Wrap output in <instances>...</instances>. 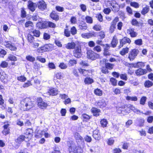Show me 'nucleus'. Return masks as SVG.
I'll return each mask as SVG.
<instances>
[{
    "label": "nucleus",
    "mask_w": 153,
    "mask_h": 153,
    "mask_svg": "<svg viewBox=\"0 0 153 153\" xmlns=\"http://www.w3.org/2000/svg\"><path fill=\"white\" fill-rule=\"evenodd\" d=\"M26 137L24 135H20L16 140V142L18 143H20L25 140Z\"/></svg>",
    "instance_id": "23"
},
{
    "label": "nucleus",
    "mask_w": 153,
    "mask_h": 153,
    "mask_svg": "<svg viewBox=\"0 0 153 153\" xmlns=\"http://www.w3.org/2000/svg\"><path fill=\"white\" fill-rule=\"evenodd\" d=\"M127 33L130 35L132 37H136L137 35V33L134 31V29L132 28L128 29L127 30Z\"/></svg>",
    "instance_id": "12"
},
{
    "label": "nucleus",
    "mask_w": 153,
    "mask_h": 153,
    "mask_svg": "<svg viewBox=\"0 0 153 153\" xmlns=\"http://www.w3.org/2000/svg\"><path fill=\"white\" fill-rule=\"evenodd\" d=\"M139 51L137 49H134L130 52L128 54V58L130 61L133 60L139 53Z\"/></svg>",
    "instance_id": "4"
},
{
    "label": "nucleus",
    "mask_w": 153,
    "mask_h": 153,
    "mask_svg": "<svg viewBox=\"0 0 153 153\" xmlns=\"http://www.w3.org/2000/svg\"><path fill=\"white\" fill-rule=\"evenodd\" d=\"M8 59L10 60L15 61L17 60V58L15 56L12 54H10L8 57Z\"/></svg>",
    "instance_id": "35"
},
{
    "label": "nucleus",
    "mask_w": 153,
    "mask_h": 153,
    "mask_svg": "<svg viewBox=\"0 0 153 153\" xmlns=\"http://www.w3.org/2000/svg\"><path fill=\"white\" fill-rule=\"evenodd\" d=\"M35 104V102L29 98H26L21 101L19 106L21 110L27 111L34 107Z\"/></svg>",
    "instance_id": "1"
},
{
    "label": "nucleus",
    "mask_w": 153,
    "mask_h": 153,
    "mask_svg": "<svg viewBox=\"0 0 153 153\" xmlns=\"http://www.w3.org/2000/svg\"><path fill=\"white\" fill-rule=\"evenodd\" d=\"M0 66L1 68H6L8 66V63L5 61H3L1 62Z\"/></svg>",
    "instance_id": "39"
},
{
    "label": "nucleus",
    "mask_w": 153,
    "mask_h": 153,
    "mask_svg": "<svg viewBox=\"0 0 153 153\" xmlns=\"http://www.w3.org/2000/svg\"><path fill=\"white\" fill-rule=\"evenodd\" d=\"M74 137L78 142H82L83 141V139L82 137H81L78 133H76L74 135Z\"/></svg>",
    "instance_id": "22"
},
{
    "label": "nucleus",
    "mask_w": 153,
    "mask_h": 153,
    "mask_svg": "<svg viewBox=\"0 0 153 153\" xmlns=\"http://www.w3.org/2000/svg\"><path fill=\"white\" fill-rule=\"evenodd\" d=\"M93 82V79L89 77L85 78L84 80L85 83L88 84H91Z\"/></svg>",
    "instance_id": "29"
},
{
    "label": "nucleus",
    "mask_w": 153,
    "mask_h": 153,
    "mask_svg": "<svg viewBox=\"0 0 153 153\" xmlns=\"http://www.w3.org/2000/svg\"><path fill=\"white\" fill-rule=\"evenodd\" d=\"M120 45L119 47L120 48L123 47L124 45L127 43L130 44L131 42V41L129 38L127 37H124L122 39L120 40Z\"/></svg>",
    "instance_id": "11"
},
{
    "label": "nucleus",
    "mask_w": 153,
    "mask_h": 153,
    "mask_svg": "<svg viewBox=\"0 0 153 153\" xmlns=\"http://www.w3.org/2000/svg\"><path fill=\"white\" fill-rule=\"evenodd\" d=\"M76 63V60L74 59H70L69 62V64L71 66H73Z\"/></svg>",
    "instance_id": "55"
},
{
    "label": "nucleus",
    "mask_w": 153,
    "mask_h": 153,
    "mask_svg": "<svg viewBox=\"0 0 153 153\" xmlns=\"http://www.w3.org/2000/svg\"><path fill=\"white\" fill-rule=\"evenodd\" d=\"M31 43L32 44L33 47L36 48H38L39 45V44L37 42V40H34V41H33V42H32Z\"/></svg>",
    "instance_id": "43"
},
{
    "label": "nucleus",
    "mask_w": 153,
    "mask_h": 153,
    "mask_svg": "<svg viewBox=\"0 0 153 153\" xmlns=\"http://www.w3.org/2000/svg\"><path fill=\"white\" fill-rule=\"evenodd\" d=\"M149 10V6H146L143 9L141 13L142 14L145 15L148 12Z\"/></svg>",
    "instance_id": "32"
},
{
    "label": "nucleus",
    "mask_w": 153,
    "mask_h": 153,
    "mask_svg": "<svg viewBox=\"0 0 153 153\" xmlns=\"http://www.w3.org/2000/svg\"><path fill=\"white\" fill-rule=\"evenodd\" d=\"M146 100V97H142L140 101V103L142 105H144Z\"/></svg>",
    "instance_id": "49"
},
{
    "label": "nucleus",
    "mask_w": 153,
    "mask_h": 153,
    "mask_svg": "<svg viewBox=\"0 0 153 153\" xmlns=\"http://www.w3.org/2000/svg\"><path fill=\"white\" fill-rule=\"evenodd\" d=\"M126 100H131L135 101L137 100V98L136 97H130L127 96L126 97Z\"/></svg>",
    "instance_id": "31"
},
{
    "label": "nucleus",
    "mask_w": 153,
    "mask_h": 153,
    "mask_svg": "<svg viewBox=\"0 0 153 153\" xmlns=\"http://www.w3.org/2000/svg\"><path fill=\"white\" fill-rule=\"evenodd\" d=\"M26 59L27 60L31 62H33L35 61V58L33 57L30 55H28L26 56Z\"/></svg>",
    "instance_id": "41"
},
{
    "label": "nucleus",
    "mask_w": 153,
    "mask_h": 153,
    "mask_svg": "<svg viewBox=\"0 0 153 153\" xmlns=\"http://www.w3.org/2000/svg\"><path fill=\"white\" fill-rule=\"evenodd\" d=\"M33 23L30 21L26 22L25 24V27H28L29 26L33 27Z\"/></svg>",
    "instance_id": "56"
},
{
    "label": "nucleus",
    "mask_w": 153,
    "mask_h": 153,
    "mask_svg": "<svg viewBox=\"0 0 153 153\" xmlns=\"http://www.w3.org/2000/svg\"><path fill=\"white\" fill-rule=\"evenodd\" d=\"M93 50L99 52L101 51V48L100 46L98 45L95 47L93 48Z\"/></svg>",
    "instance_id": "59"
},
{
    "label": "nucleus",
    "mask_w": 153,
    "mask_h": 153,
    "mask_svg": "<svg viewBox=\"0 0 153 153\" xmlns=\"http://www.w3.org/2000/svg\"><path fill=\"white\" fill-rule=\"evenodd\" d=\"M59 67L61 69H65L67 68V65L63 62L61 63L59 65Z\"/></svg>",
    "instance_id": "47"
},
{
    "label": "nucleus",
    "mask_w": 153,
    "mask_h": 153,
    "mask_svg": "<svg viewBox=\"0 0 153 153\" xmlns=\"http://www.w3.org/2000/svg\"><path fill=\"white\" fill-rule=\"evenodd\" d=\"M37 4L35 3H33L31 1L28 2V8L32 12H33L35 10Z\"/></svg>",
    "instance_id": "13"
},
{
    "label": "nucleus",
    "mask_w": 153,
    "mask_h": 153,
    "mask_svg": "<svg viewBox=\"0 0 153 153\" xmlns=\"http://www.w3.org/2000/svg\"><path fill=\"white\" fill-rule=\"evenodd\" d=\"M96 17L97 19L100 22H102L103 21V17L101 13H98L96 14Z\"/></svg>",
    "instance_id": "46"
},
{
    "label": "nucleus",
    "mask_w": 153,
    "mask_h": 153,
    "mask_svg": "<svg viewBox=\"0 0 153 153\" xmlns=\"http://www.w3.org/2000/svg\"><path fill=\"white\" fill-rule=\"evenodd\" d=\"M55 76L57 79H61L62 77V73L61 72H57Z\"/></svg>",
    "instance_id": "50"
},
{
    "label": "nucleus",
    "mask_w": 153,
    "mask_h": 153,
    "mask_svg": "<svg viewBox=\"0 0 153 153\" xmlns=\"http://www.w3.org/2000/svg\"><path fill=\"white\" fill-rule=\"evenodd\" d=\"M33 130L31 129H28L27 130L25 134V136L26 138L29 139H30L32 137V134Z\"/></svg>",
    "instance_id": "19"
},
{
    "label": "nucleus",
    "mask_w": 153,
    "mask_h": 153,
    "mask_svg": "<svg viewBox=\"0 0 153 153\" xmlns=\"http://www.w3.org/2000/svg\"><path fill=\"white\" fill-rule=\"evenodd\" d=\"M101 71L103 73L106 74L108 73V71L106 67H103L101 68Z\"/></svg>",
    "instance_id": "64"
},
{
    "label": "nucleus",
    "mask_w": 153,
    "mask_h": 153,
    "mask_svg": "<svg viewBox=\"0 0 153 153\" xmlns=\"http://www.w3.org/2000/svg\"><path fill=\"white\" fill-rule=\"evenodd\" d=\"M38 106L41 109H45L48 105L46 102L43 101L41 98H39L37 100Z\"/></svg>",
    "instance_id": "8"
},
{
    "label": "nucleus",
    "mask_w": 153,
    "mask_h": 153,
    "mask_svg": "<svg viewBox=\"0 0 153 153\" xmlns=\"http://www.w3.org/2000/svg\"><path fill=\"white\" fill-rule=\"evenodd\" d=\"M70 30L68 29H66L65 30L64 35L67 37H68L71 36V32Z\"/></svg>",
    "instance_id": "44"
},
{
    "label": "nucleus",
    "mask_w": 153,
    "mask_h": 153,
    "mask_svg": "<svg viewBox=\"0 0 153 153\" xmlns=\"http://www.w3.org/2000/svg\"><path fill=\"white\" fill-rule=\"evenodd\" d=\"M82 37L85 38H89L94 36V33H86L82 34Z\"/></svg>",
    "instance_id": "21"
},
{
    "label": "nucleus",
    "mask_w": 153,
    "mask_h": 153,
    "mask_svg": "<svg viewBox=\"0 0 153 153\" xmlns=\"http://www.w3.org/2000/svg\"><path fill=\"white\" fill-rule=\"evenodd\" d=\"M32 85L30 81H28L27 82L24 84L22 86L24 88H27Z\"/></svg>",
    "instance_id": "58"
},
{
    "label": "nucleus",
    "mask_w": 153,
    "mask_h": 153,
    "mask_svg": "<svg viewBox=\"0 0 153 153\" xmlns=\"http://www.w3.org/2000/svg\"><path fill=\"white\" fill-rule=\"evenodd\" d=\"M70 31L71 34L73 35H74L77 33V30L74 26L73 27L71 28Z\"/></svg>",
    "instance_id": "40"
},
{
    "label": "nucleus",
    "mask_w": 153,
    "mask_h": 153,
    "mask_svg": "<svg viewBox=\"0 0 153 153\" xmlns=\"http://www.w3.org/2000/svg\"><path fill=\"white\" fill-rule=\"evenodd\" d=\"M114 64H111L109 63H106L105 65V67H106L107 69L111 70L113 68L114 66Z\"/></svg>",
    "instance_id": "30"
},
{
    "label": "nucleus",
    "mask_w": 153,
    "mask_h": 153,
    "mask_svg": "<svg viewBox=\"0 0 153 153\" xmlns=\"http://www.w3.org/2000/svg\"><path fill=\"white\" fill-rule=\"evenodd\" d=\"M36 4L38 8L42 10H43L47 8V4L43 0L39 1Z\"/></svg>",
    "instance_id": "9"
},
{
    "label": "nucleus",
    "mask_w": 153,
    "mask_h": 153,
    "mask_svg": "<svg viewBox=\"0 0 153 153\" xmlns=\"http://www.w3.org/2000/svg\"><path fill=\"white\" fill-rule=\"evenodd\" d=\"M32 32L34 36L37 37L39 36L40 35V32L39 30H34L32 31Z\"/></svg>",
    "instance_id": "42"
},
{
    "label": "nucleus",
    "mask_w": 153,
    "mask_h": 153,
    "mask_svg": "<svg viewBox=\"0 0 153 153\" xmlns=\"http://www.w3.org/2000/svg\"><path fill=\"white\" fill-rule=\"evenodd\" d=\"M17 79L20 82H24L26 80V78L23 76H22L18 77Z\"/></svg>",
    "instance_id": "45"
},
{
    "label": "nucleus",
    "mask_w": 153,
    "mask_h": 153,
    "mask_svg": "<svg viewBox=\"0 0 153 153\" xmlns=\"http://www.w3.org/2000/svg\"><path fill=\"white\" fill-rule=\"evenodd\" d=\"M81 47L79 46H77L75 48L73 51V55L74 56L79 58L82 56Z\"/></svg>",
    "instance_id": "5"
},
{
    "label": "nucleus",
    "mask_w": 153,
    "mask_h": 153,
    "mask_svg": "<svg viewBox=\"0 0 153 153\" xmlns=\"http://www.w3.org/2000/svg\"><path fill=\"white\" fill-rule=\"evenodd\" d=\"M144 66V63L138 62L133 64V66L135 68L143 67Z\"/></svg>",
    "instance_id": "25"
},
{
    "label": "nucleus",
    "mask_w": 153,
    "mask_h": 153,
    "mask_svg": "<svg viewBox=\"0 0 153 153\" xmlns=\"http://www.w3.org/2000/svg\"><path fill=\"white\" fill-rule=\"evenodd\" d=\"M79 29L82 30H86L87 28L86 24L85 23L79 25Z\"/></svg>",
    "instance_id": "33"
},
{
    "label": "nucleus",
    "mask_w": 153,
    "mask_h": 153,
    "mask_svg": "<svg viewBox=\"0 0 153 153\" xmlns=\"http://www.w3.org/2000/svg\"><path fill=\"white\" fill-rule=\"evenodd\" d=\"M50 35L46 33H44L43 35V38L45 40H48L50 39Z\"/></svg>",
    "instance_id": "61"
},
{
    "label": "nucleus",
    "mask_w": 153,
    "mask_h": 153,
    "mask_svg": "<svg viewBox=\"0 0 153 153\" xmlns=\"http://www.w3.org/2000/svg\"><path fill=\"white\" fill-rule=\"evenodd\" d=\"M50 16L54 20L57 21L59 19V16L55 11L52 12Z\"/></svg>",
    "instance_id": "18"
},
{
    "label": "nucleus",
    "mask_w": 153,
    "mask_h": 153,
    "mask_svg": "<svg viewBox=\"0 0 153 153\" xmlns=\"http://www.w3.org/2000/svg\"><path fill=\"white\" fill-rule=\"evenodd\" d=\"M144 86L146 88H149L153 85V82L149 80L146 81L144 83Z\"/></svg>",
    "instance_id": "24"
},
{
    "label": "nucleus",
    "mask_w": 153,
    "mask_h": 153,
    "mask_svg": "<svg viewBox=\"0 0 153 153\" xmlns=\"http://www.w3.org/2000/svg\"><path fill=\"white\" fill-rule=\"evenodd\" d=\"M113 9H112L113 11L114 12H118L119 10L120 6L117 4V6L115 5L112 7Z\"/></svg>",
    "instance_id": "54"
},
{
    "label": "nucleus",
    "mask_w": 153,
    "mask_h": 153,
    "mask_svg": "<svg viewBox=\"0 0 153 153\" xmlns=\"http://www.w3.org/2000/svg\"><path fill=\"white\" fill-rule=\"evenodd\" d=\"M87 56L88 58L92 60H94L99 58L98 54L95 53L91 50H88L87 52Z\"/></svg>",
    "instance_id": "2"
},
{
    "label": "nucleus",
    "mask_w": 153,
    "mask_h": 153,
    "mask_svg": "<svg viewBox=\"0 0 153 153\" xmlns=\"http://www.w3.org/2000/svg\"><path fill=\"white\" fill-rule=\"evenodd\" d=\"M27 39L28 42L30 43L33 42L34 41V38L30 34H28L27 35Z\"/></svg>",
    "instance_id": "36"
},
{
    "label": "nucleus",
    "mask_w": 153,
    "mask_h": 153,
    "mask_svg": "<svg viewBox=\"0 0 153 153\" xmlns=\"http://www.w3.org/2000/svg\"><path fill=\"white\" fill-rule=\"evenodd\" d=\"M82 116L83 118V120L85 121L88 120L90 119L91 117L89 115L85 114H83L82 115Z\"/></svg>",
    "instance_id": "48"
},
{
    "label": "nucleus",
    "mask_w": 153,
    "mask_h": 153,
    "mask_svg": "<svg viewBox=\"0 0 153 153\" xmlns=\"http://www.w3.org/2000/svg\"><path fill=\"white\" fill-rule=\"evenodd\" d=\"M93 29L95 30L99 31L101 29V26L100 25H97L94 26Z\"/></svg>",
    "instance_id": "53"
},
{
    "label": "nucleus",
    "mask_w": 153,
    "mask_h": 153,
    "mask_svg": "<svg viewBox=\"0 0 153 153\" xmlns=\"http://www.w3.org/2000/svg\"><path fill=\"white\" fill-rule=\"evenodd\" d=\"M59 93L58 90L55 88H51L49 90L48 92L46 93H44L45 96H47V94L49 95L55 96L57 95Z\"/></svg>",
    "instance_id": "6"
},
{
    "label": "nucleus",
    "mask_w": 153,
    "mask_h": 153,
    "mask_svg": "<svg viewBox=\"0 0 153 153\" xmlns=\"http://www.w3.org/2000/svg\"><path fill=\"white\" fill-rule=\"evenodd\" d=\"M146 70L139 68L137 70L135 73L137 75H141L146 74Z\"/></svg>",
    "instance_id": "16"
},
{
    "label": "nucleus",
    "mask_w": 153,
    "mask_h": 153,
    "mask_svg": "<svg viewBox=\"0 0 153 153\" xmlns=\"http://www.w3.org/2000/svg\"><path fill=\"white\" fill-rule=\"evenodd\" d=\"M79 71L80 73L82 74L84 76H87L89 72L88 71L82 68H80L79 69Z\"/></svg>",
    "instance_id": "28"
},
{
    "label": "nucleus",
    "mask_w": 153,
    "mask_h": 153,
    "mask_svg": "<svg viewBox=\"0 0 153 153\" xmlns=\"http://www.w3.org/2000/svg\"><path fill=\"white\" fill-rule=\"evenodd\" d=\"M94 93L95 94L99 96H101L102 95V91L98 88L94 91Z\"/></svg>",
    "instance_id": "34"
},
{
    "label": "nucleus",
    "mask_w": 153,
    "mask_h": 153,
    "mask_svg": "<svg viewBox=\"0 0 153 153\" xmlns=\"http://www.w3.org/2000/svg\"><path fill=\"white\" fill-rule=\"evenodd\" d=\"M38 25H40V27L41 28H47L49 27L51 28H55L56 27V25L54 23L50 22H45L43 23H40Z\"/></svg>",
    "instance_id": "3"
},
{
    "label": "nucleus",
    "mask_w": 153,
    "mask_h": 153,
    "mask_svg": "<svg viewBox=\"0 0 153 153\" xmlns=\"http://www.w3.org/2000/svg\"><path fill=\"white\" fill-rule=\"evenodd\" d=\"M91 111L94 116L97 117L100 115V109L95 108H92Z\"/></svg>",
    "instance_id": "14"
},
{
    "label": "nucleus",
    "mask_w": 153,
    "mask_h": 153,
    "mask_svg": "<svg viewBox=\"0 0 153 153\" xmlns=\"http://www.w3.org/2000/svg\"><path fill=\"white\" fill-rule=\"evenodd\" d=\"M85 19L87 23L91 24L93 22V19L92 18L88 16H87L85 18Z\"/></svg>",
    "instance_id": "37"
},
{
    "label": "nucleus",
    "mask_w": 153,
    "mask_h": 153,
    "mask_svg": "<svg viewBox=\"0 0 153 153\" xmlns=\"http://www.w3.org/2000/svg\"><path fill=\"white\" fill-rule=\"evenodd\" d=\"M129 48H123L120 51V53L122 56H124L128 52Z\"/></svg>",
    "instance_id": "27"
},
{
    "label": "nucleus",
    "mask_w": 153,
    "mask_h": 153,
    "mask_svg": "<svg viewBox=\"0 0 153 153\" xmlns=\"http://www.w3.org/2000/svg\"><path fill=\"white\" fill-rule=\"evenodd\" d=\"M118 42V40L116 37L115 36H114L111 43L112 46L113 48L116 47Z\"/></svg>",
    "instance_id": "20"
},
{
    "label": "nucleus",
    "mask_w": 153,
    "mask_h": 153,
    "mask_svg": "<svg viewBox=\"0 0 153 153\" xmlns=\"http://www.w3.org/2000/svg\"><path fill=\"white\" fill-rule=\"evenodd\" d=\"M81 149H77L76 146L74 144H72L69 147V151L70 153H80Z\"/></svg>",
    "instance_id": "7"
},
{
    "label": "nucleus",
    "mask_w": 153,
    "mask_h": 153,
    "mask_svg": "<svg viewBox=\"0 0 153 153\" xmlns=\"http://www.w3.org/2000/svg\"><path fill=\"white\" fill-rule=\"evenodd\" d=\"M93 136L96 140H99L101 138L100 134L98 130H95L93 131Z\"/></svg>",
    "instance_id": "15"
},
{
    "label": "nucleus",
    "mask_w": 153,
    "mask_h": 153,
    "mask_svg": "<svg viewBox=\"0 0 153 153\" xmlns=\"http://www.w3.org/2000/svg\"><path fill=\"white\" fill-rule=\"evenodd\" d=\"M111 10L109 8H106L104 9L103 10V12L105 14H108L111 12Z\"/></svg>",
    "instance_id": "62"
},
{
    "label": "nucleus",
    "mask_w": 153,
    "mask_h": 153,
    "mask_svg": "<svg viewBox=\"0 0 153 153\" xmlns=\"http://www.w3.org/2000/svg\"><path fill=\"white\" fill-rule=\"evenodd\" d=\"M110 81L113 85H117V80L115 79L111 78L110 79Z\"/></svg>",
    "instance_id": "57"
},
{
    "label": "nucleus",
    "mask_w": 153,
    "mask_h": 153,
    "mask_svg": "<svg viewBox=\"0 0 153 153\" xmlns=\"http://www.w3.org/2000/svg\"><path fill=\"white\" fill-rule=\"evenodd\" d=\"M142 40L141 39H139L135 41L134 43L136 45H140L142 44Z\"/></svg>",
    "instance_id": "51"
},
{
    "label": "nucleus",
    "mask_w": 153,
    "mask_h": 153,
    "mask_svg": "<svg viewBox=\"0 0 153 153\" xmlns=\"http://www.w3.org/2000/svg\"><path fill=\"white\" fill-rule=\"evenodd\" d=\"M131 6L136 8L139 7V6L138 3L136 2H131Z\"/></svg>",
    "instance_id": "63"
},
{
    "label": "nucleus",
    "mask_w": 153,
    "mask_h": 153,
    "mask_svg": "<svg viewBox=\"0 0 153 153\" xmlns=\"http://www.w3.org/2000/svg\"><path fill=\"white\" fill-rule=\"evenodd\" d=\"M117 111L119 113H120L123 111L125 110L124 108L123 107H117Z\"/></svg>",
    "instance_id": "60"
},
{
    "label": "nucleus",
    "mask_w": 153,
    "mask_h": 153,
    "mask_svg": "<svg viewBox=\"0 0 153 153\" xmlns=\"http://www.w3.org/2000/svg\"><path fill=\"white\" fill-rule=\"evenodd\" d=\"M48 67L49 68L52 69H55L56 68L55 65L53 62H49L48 64Z\"/></svg>",
    "instance_id": "52"
},
{
    "label": "nucleus",
    "mask_w": 153,
    "mask_h": 153,
    "mask_svg": "<svg viewBox=\"0 0 153 153\" xmlns=\"http://www.w3.org/2000/svg\"><path fill=\"white\" fill-rule=\"evenodd\" d=\"M75 43L73 42L68 43L66 45L65 47L68 49H72L75 48Z\"/></svg>",
    "instance_id": "17"
},
{
    "label": "nucleus",
    "mask_w": 153,
    "mask_h": 153,
    "mask_svg": "<svg viewBox=\"0 0 153 153\" xmlns=\"http://www.w3.org/2000/svg\"><path fill=\"white\" fill-rule=\"evenodd\" d=\"M36 59L40 62L44 63L46 62V59L45 58H42L41 56H38L36 57Z\"/></svg>",
    "instance_id": "38"
},
{
    "label": "nucleus",
    "mask_w": 153,
    "mask_h": 153,
    "mask_svg": "<svg viewBox=\"0 0 153 153\" xmlns=\"http://www.w3.org/2000/svg\"><path fill=\"white\" fill-rule=\"evenodd\" d=\"M100 123L101 126L104 128L106 127L108 122L106 119H104L101 120Z\"/></svg>",
    "instance_id": "26"
},
{
    "label": "nucleus",
    "mask_w": 153,
    "mask_h": 153,
    "mask_svg": "<svg viewBox=\"0 0 153 153\" xmlns=\"http://www.w3.org/2000/svg\"><path fill=\"white\" fill-rule=\"evenodd\" d=\"M9 41H5L4 44L5 47L11 51H15L17 49V48L14 45H13Z\"/></svg>",
    "instance_id": "10"
}]
</instances>
